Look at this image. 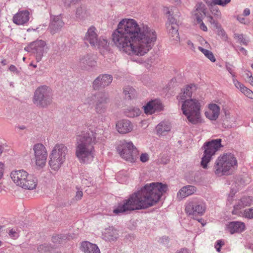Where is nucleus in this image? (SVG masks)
<instances>
[{"instance_id": "21", "label": "nucleus", "mask_w": 253, "mask_h": 253, "mask_svg": "<svg viewBox=\"0 0 253 253\" xmlns=\"http://www.w3.org/2000/svg\"><path fill=\"white\" fill-rule=\"evenodd\" d=\"M220 107L215 104L209 105V110L205 112V116L211 120H216L220 114Z\"/></svg>"}, {"instance_id": "47", "label": "nucleus", "mask_w": 253, "mask_h": 253, "mask_svg": "<svg viewBox=\"0 0 253 253\" xmlns=\"http://www.w3.org/2000/svg\"><path fill=\"white\" fill-rule=\"evenodd\" d=\"M243 206H250L253 204V199L250 196L244 197L241 200Z\"/></svg>"}, {"instance_id": "63", "label": "nucleus", "mask_w": 253, "mask_h": 253, "mask_svg": "<svg viewBox=\"0 0 253 253\" xmlns=\"http://www.w3.org/2000/svg\"><path fill=\"white\" fill-rule=\"evenodd\" d=\"M175 253H190V252L188 249L183 248L180 250L179 251H177Z\"/></svg>"}, {"instance_id": "19", "label": "nucleus", "mask_w": 253, "mask_h": 253, "mask_svg": "<svg viewBox=\"0 0 253 253\" xmlns=\"http://www.w3.org/2000/svg\"><path fill=\"white\" fill-rule=\"evenodd\" d=\"M246 229V226L244 222L241 221H232L226 224V230L230 234L241 233Z\"/></svg>"}, {"instance_id": "36", "label": "nucleus", "mask_w": 253, "mask_h": 253, "mask_svg": "<svg viewBox=\"0 0 253 253\" xmlns=\"http://www.w3.org/2000/svg\"><path fill=\"white\" fill-rule=\"evenodd\" d=\"M125 114L127 117L133 118L139 116L141 114V111L137 107H129L126 110Z\"/></svg>"}, {"instance_id": "23", "label": "nucleus", "mask_w": 253, "mask_h": 253, "mask_svg": "<svg viewBox=\"0 0 253 253\" xmlns=\"http://www.w3.org/2000/svg\"><path fill=\"white\" fill-rule=\"evenodd\" d=\"M195 86L193 85H186L181 89V92L177 96L178 102L182 103L184 100H188V98L192 96Z\"/></svg>"}, {"instance_id": "46", "label": "nucleus", "mask_w": 253, "mask_h": 253, "mask_svg": "<svg viewBox=\"0 0 253 253\" xmlns=\"http://www.w3.org/2000/svg\"><path fill=\"white\" fill-rule=\"evenodd\" d=\"M37 249L40 253H46L50 251L52 247L47 244H44L38 246Z\"/></svg>"}, {"instance_id": "12", "label": "nucleus", "mask_w": 253, "mask_h": 253, "mask_svg": "<svg viewBox=\"0 0 253 253\" xmlns=\"http://www.w3.org/2000/svg\"><path fill=\"white\" fill-rule=\"evenodd\" d=\"M46 43L42 40H37L33 42L25 47V50L28 52H32L36 55V60L38 62L41 61L44 52V48Z\"/></svg>"}, {"instance_id": "59", "label": "nucleus", "mask_w": 253, "mask_h": 253, "mask_svg": "<svg viewBox=\"0 0 253 253\" xmlns=\"http://www.w3.org/2000/svg\"><path fill=\"white\" fill-rule=\"evenodd\" d=\"M4 170V164L2 162H0V179L2 177Z\"/></svg>"}, {"instance_id": "53", "label": "nucleus", "mask_w": 253, "mask_h": 253, "mask_svg": "<svg viewBox=\"0 0 253 253\" xmlns=\"http://www.w3.org/2000/svg\"><path fill=\"white\" fill-rule=\"evenodd\" d=\"M149 160V155L146 153H142L140 156V160L142 163H145Z\"/></svg>"}, {"instance_id": "64", "label": "nucleus", "mask_w": 253, "mask_h": 253, "mask_svg": "<svg viewBox=\"0 0 253 253\" xmlns=\"http://www.w3.org/2000/svg\"><path fill=\"white\" fill-rule=\"evenodd\" d=\"M250 14V10L249 8H246L243 12V15L247 16Z\"/></svg>"}, {"instance_id": "60", "label": "nucleus", "mask_w": 253, "mask_h": 253, "mask_svg": "<svg viewBox=\"0 0 253 253\" xmlns=\"http://www.w3.org/2000/svg\"><path fill=\"white\" fill-rule=\"evenodd\" d=\"M197 24H199V27L201 30H202L204 31H207L208 29L207 26L205 25V24L203 23V21H201V22L197 23Z\"/></svg>"}, {"instance_id": "29", "label": "nucleus", "mask_w": 253, "mask_h": 253, "mask_svg": "<svg viewBox=\"0 0 253 253\" xmlns=\"http://www.w3.org/2000/svg\"><path fill=\"white\" fill-rule=\"evenodd\" d=\"M148 207H117L113 210L115 215H120L123 213H128L130 211L134 210L145 209Z\"/></svg>"}, {"instance_id": "11", "label": "nucleus", "mask_w": 253, "mask_h": 253, "mask_svg": "<svg viewBox=\"0 0 253 253\" xmlns=\"http://www.w3.org/2000/svg\"><path fill=\"white\" fill-rule=\"evenodd\" d=\"M34 159L37 166L43 168L46 163L47 151L45 147L42 143H37L33 147Z\"/></svg>"}, {"instance_id": "31", "label": "nucleus", "mask_w": 253, "mask_h": 253, "mask_svg": "<svg viewBox=\"0 0 253 253\" xmlns=\"http://www.w3.org/2000/svg\"><path fill=\"white\" fill-rule=\"evenodd\" d=\"M234 84L237 88L239 89L247 97L251 99L253 98V92L237 80H234Z\"/></svg>"}, {"instance_id": "35", "label": "nucleus", "mask_w": 253, "mask_h": 253, "mask_svg": "<svg viewBox=\"0 0 253 253\" xmlns=\"http://www.w3.org/2000/svg\"><path fill=\"white\" fill-rule=\"evenodd\" d=\"M167 29L169 31V36L172 40L178 42L180 40L179 34L178 33V25H174V26H168Z\"/></svg>"}, {"instance_id": "2", "label": "nucleus", "mask_w": 253, "mask_h": 253, "mask_svg": "<svg viewBox=\"0 0 253 253\" xmlns=\"http://www.w3.org/2000/svg\"><path fill=\"white\" fill-rule=\"evenodd\" d=\"M168 190V185L162 182L146 184L140 191L124 200L120 206H153L159 203Z\"/></svg>"}, {"instance_id": "33", "label": "nucleus", "mask_w": 253, "mask_h": 253, "mask_svg": "<svg viewBox=\"0 0 253 253\" xmlns=\"http://www.w3.org/2000/svg\"><path fill=\"white\" fill-rule=\"evenodd\" d=\"M63 25L64 22L60 17H55L50 25L51 33L54 34L57 32L63 27Z\"/></svg>"}, {"instance_id": "1", "label": "nucleus", "mask_w": 253, "mask_h": 253, "mask_svg": "<svg viewBox=\"0 0 253 253\" xmlns=\"http://www.w3.org/2000/svg\"><path fill=\"white\" fill-rule=\"evenodd\" d=\"M112 41L120 51L128 55L143 56L157 40L155 30L133 18L121 19L112 34Z\"/></svg>"}, {"instance_id": "17", "label": "nucleus", "mask_w": 253, "mask_h": 253, "mask_svg": "<svg viewBox=\"0 0 253 253\" xmlns=\"http://www.w3.org/2000/svg\"><path fill=\"white\" fill-rule=\"evenodd\" d=\"M143 108L145 114H152L156 112L162 111L164 107L160 101L155 100L149 102Z\"/></svg>"}, {"instance_id": "14", "label": "nucleus", "mask_w": 253, "mask_h": 253, "mask_svg": "<svg viewBox=\"0 0 253 253\" xmlns=\"http://www.w3.org/2000/svg\"><path fill=\"white\" fill-rule=\"evenodd\" d=\"M113 81V77L108 74H102L97 77L93 81V87L95 89L105 87L109 85Z\"/></svg>"}, {"instance_id": "45", "label": "nucleus", "mask_w": 253, "mask_h": 253, "mask_svg": "<svg viewBox=\"0 0 253 253\" xmlns=\"http://www.w3.org/2000/svg\"><path fill=\"white\" fill-rule=\"evenodd\" d=\"M234 39L239 43H242L244 45H247L248 41L244 38L243 34H235L234 36Z\"/></svg>"}, {"instance_id": "32", "label": "nucleus", "mask_w": 253, "mask_h": 253, "mask_svg": "<svg viewBox=\"0 0 253 253\" xmlns=\"http://www.w3.org/2000/svg\"><path fill=\"white\" fill-rule=\"evenodd\" d=\"M223 122L225 128L233 127L236 124V117L231 115L229 113L225 112Z\"/></svg>"}, {"instance_id": "25", "label": "nucleus", "mask_w": 253, "mask_h": 253, "mask_svg": "<svg viewBox=\"0 0 253 253\" xmlns=\"http://www.w3.org/2000/svg\"><path fill=\"white\" fill-rule=\"evenodd\" d=\"M81 250L84 253H100L97 246L87 241L82 242Z\"/></svg>"}, {"instance_id": "20", "label": "nucleus", "mask_w": 253, "mask_h": 253, "mask_svg": "<svg viewBox=\"0 0 253 253\" xmlns=\"http://www.w3.org/2000/svg\"><path fill=\"white\" fill-rule=\"evenodd\" d=\"M30 13L27 10L19 11L13 17V21L17 25H23L27 23L29 20Z\"/></svg>"}, {"instance_id": "42", "label": "nucleus", "mask_w": 253, "mask_h": 253, "mask_svg": "<svg viewBox=\"0 0 253 253\" xmlns=\"http://www.w3.org/2000/svg\"><path fill=\"white\" fill-rule=\"evenodd\" d=\"M97 98V93L95 94H91L88 96L84 99V103L87 105H92L95 104Z\"/></svg>"}, {"instance_id": "3", "label": "nucleus", "mask_w": 253, "mask_h": 253, "mask_svg": "<svg viewBox=\"0 0 253 253\" xmlns=\"http://www.w3.org/2000/svg\"><path fill=\"white\" fill-rule=\"evenodd\" d=\"M96 142L95 128L89 129L78 136L75 155L81 163L88 164L92 161L94 155V145Z\"/></svg>"}, {"instance_id": "48", "label": "nucleus", "mask_w": 253, "mask_h": 253, "mask_svg": "<svg viewBox=\"0 0 253 253\" xmlns=\"http://www.w3.org/2000/svg\"><path fill=\"white\" fill-rule=\"evenodd\" d=\"M242 208H244V207H234V209L232 211V214L244 216V210Z\"/></svg>"}, {"instance_id": "56", "label": "nucleus", "mask_w": 253, "mask_h": 253, "mask_svg": "<svg viewBox=\"0 0 253 253\" xmlns=\"http://www.w3.org/2000/svg\"><path fill=\"white\" fill-rule=\"evenodd\" d=\"M186 44L187 47L191 50L194 51L195 50V47L193 43L190 40H188L186 42Z\"/></svg>"}, {"instance_id": "7", "label": "nucleus", "mask_w": 253, "mask_h": 253, "mask_svg": "<svg viewBox=\"0 0 253 253\" xmlns=\"http://www.w3.org/2000/svg\"><path fill=\"white\" fill-rule=\"evenodd\" d=\"M53 101L52 90L48 86L42 85L38 87L34 92L33 102L40 108H47Z\"/></svg>"}, {"instance_id": "54", "label": "nucleus", "mask_w": 253, "mask_h": 253, "mask_svg": "<svg viewBox=\"0 0 253 253\" xmlns=\"http://www.w3.org/2000/svg\"><path fill=\"white\" fill-rule=\"evenodd\" d=\"M79 0H64V2L66 6L69 7L76 4Z\"/></svg>"}, {"instance_id": "22", "label": "nucleus", "mask_w": 253, "mask_h": 253, "mask_svg": "<svg viewBox=\"0 0 253 253\" xmlns=\"http://www.w3.org/2000/svg\"><path fill=\"white\" fill-rule=\"evenodd\" d=\"M195 10L193 11V17L197 23L201 22L206 16V9L204 4L199 3L196 5Z\"/></svg>"}, {"instance_id": "55", "label": "nucleus", "mask_w": 253, "mask_h": 253, "mask_svg": "<svg viewBox=\"0 0 253 253\" xmlns=\"http://www.w3.org/2000/svg\"><path fill=\"white\" fill-rule=\"evenodd\" d=\"M77 191H76V196L75 197L76 200H80L81 199L83 196V192L82 190L77 188Z\"/></svg>"}, {"instance_id": "40", "label": "nucleus", "mask_w": 253, "mask_h": 253, "mask_svg": "<svg viewBox=\"0 0 253 253\" xmlns=\"http://www.w3.org/2000/svg\"><path fill=\"white\" fill-rule=\"evenodd\" d=\"M210 10L211 14L214 16V18L216 19H220L221 18V13L218 7L215 5H210Z\"/></svg>"}, {"instance_id": "27", "label": "nucleus", "mask_w": 253, "mask_h": 253, "mask_svg": "<svg viewBox=\"0 0 253 253\" xmlns=\"http://www.w3.org/2000/svg\"><path fill=\"white\" fill-rule=\"evenodd\" d=\"M209 21L213 26L214 28L217 29V34L218 36H219L222 40L226 41L228 38L227 35L217 21L215 20L212 16H209Z\"/></svg>"}, {"instance_id": "57", "label": "nucleus", "mask_w": 253, "mask_h": 253, "mask_svg": "<svg viewBox=\"0 0 253 253\" xmlns=\"http://www.w3.org/2000/svg\"><path fill=\"white\" fill-rule=\"evenodd\" d=\"M158 241L162 244L166 245L169 242V238L167 236H163L160 238Z\"/></svg>"}, {"instance_id": "43", "label": "nucleus", "mask_w": 253, "mask_h": 253, "mask_svg": "<svg viewBox=\"0 0 253 253\" xmlns=\"http://www.w3.org/2000/svg\"><path fill=\"white\" fill-rule=\"evenodd\" d=\"M135 90L131 86H126L124 89V93L126 95H128V97L131 98V96L135 94Z\"/></svg>"}, {"instance_id": "15", "label": "nucleus", "mask_w": 253, "mask_h": 253, "mask_svg": "<svg viewBox=\"0 0 253 253\" xmlns=\"http://www.w3.org/2000/svg\"><path fill=\"white\" fill-rule=\"evenodd\" d=\"M116 129L120 134H125L130 132L133 129V125L128 120L123 119L116 124Z\"/></svg>"}, {"instance_id": "18", "label": "nucleus", "mask_w": 253, "mask_h": 253, "mask_svg": "<svg viewBox=\"0 0 253 253\" xmlns=\"http://www.w3.org/2000/svg\"><path fill=\"white\" fill-rule=\"evenodd\" d=\"M95 57L91 54H86L80 58V65L84 69L89 70L96 66Z\"/></svg>"}, {"instance_id": "28", "label": "nucleus", "mask_w": 253, "mask_h": 253, "mask_svg": "<svg viewBox=\"0 0 253 253\" xmlns=\"http://www.w3.org/2000/svg\"><path fill=\"white\" fill-rule=\"evenodd\" d=\"M171 124L168 121L160 123L156 127L157 134L159 136L165 135L171 129Z\"/></svg>"}, {"instance_id": "38", "label": "nucleus", "mask_w": 253, "mask_h": 253, "mask_svg": "<svg viewBox=\"0 0 253 253\" xmlns=\"http://www.w3.org/2000/svg\"><path fill=\"white\" fill-rule=\"evenodd\" d=\"M67 239H70V238L66 235H56L53 236L52 241L56 244H61L65 243Z\"/></svg>"}, {"instance_id": "24", "label": "nucleus", "mask_w": 253, "mask_h": 253, "mask_svg": "<svg viewBox=\"0 0 253 253\" xmlns=\"http://www.w3.org/2000/svg\"><path fill=\"white\" fill-rule=\"evenodd\" d=\"M196 191L195 186L187 185L181 188L177 194V199L180 201L182 199L194 193Z\"/></svg>"}, {"instance_id": "44", "label": "nucleus", "mask_w": 253, "mask_h": 253, "mask_svg": "<svg viewBox=\"0 0 253 253\" xmlns=\"http://www.w3.org/2000/svg\"><path fill=\"white\" fill-rule=\"evenodd\" d=\"M80 178L83 184L89 186V184L90 183L91 177L88 176L87 174L82 173L81 175Z\"/></svg>"}, {"instance_id": "4", "label": "nucleus", "mask_w": 253, "mask_h": 253, "mask_svg": "<svg viewBox=\"0 0 253 253\" xmlns=\"http://www.w3.org/2000/svg\"><path fill=\"white\" fill-rule=\"evenodd\" d=\"M237 160L231 153H225L219 156L213 166L214 173L218 176L232 174L237 167Z\"/></svg>"}, {"instance_id": "51", "label": "nucleus", "mask_w": 253, "mask_h": 253, "mask_svg": "<svg viewBox=\"0 0 253 253\" xmlns=\"http://www.w3.org/2000/svg\"><path fill=\"white\" fill-rule=\"evenodd\" d=\"M232 67L233 66L229 63H226V68L232 76L233 82L234 83V80L237 79H236L235 73L233 71Z\"/></svg>"}, {"instance_id": "41", "label": "nucleus", "mask_w": 253, "mask_h": 253, "mask_svg": "<svg viewBox=\"0 0 253 253\" xmlns=\"http://www.w3.org/2000/svg\"><path fill=\"white\" fill-rule=\"evenodd\" d=\"M86 11L85 8L80 6L77 8L76 10V16L77 18L79 19H83L85 17Z\"/></svg>"}, {"instance_id": "6", "label": "nucleus", "mask_w": 253, "mask_h": 253, "mask_svg": "<svg viewBox=\"0 0 253 253\" xmlns=\"http://www.w3.org/2000/svg\"><path fill=\"white\" fill-rule=\"evenodd\" d=\"M10 177L17 186L25 189H34L37 185L36 178L23 169L12 171Z\"/></svg>"}, {"instance_id": "30", "label": "nucleus", "mask_w": 253, "mask_h": 253, "mask_svg": "<svg viewBox=\"0 0 253 253\" xmlns=\"http://www.w3.org/2000/svg\"><path fill=\"white\" fill-rule=\"evenodd\" d=\"M185 211L189 215H202L205 211V207H186Z\"/></svg>"}, {"instance_id": "9", "label": "nucleus", "mask_w": 253, "mask_h": 253, "mask_svg": "<svg viewBox=\"0 0 253 253\" xmlns=\"http://www.w3.org/2000/svg\"><path fill=\"white\" fill-rule=\"evenodd\" d=\"M221 139H212L206 142L203 148L204 150V155L201 162V166L204 169H207L208 164L211 161L212 157L223 146L221 145Z\"/></svg>"}, {"instance_id": "62", "label": "nucleus", "mask_w": 253, "mask_h": 253, "mask_svg": "<svg viewBox=\"0 0 253 253\" xmlns=\"http://www.w3.org/2000/svg\"><path fill=\"white\" fill-rule=\"evenodd\" d=\"M163 11L168 16H169V15H170V11L169 7H164V8H163Z\"/></svg>"}, {"instance_id": "61", "label": "nucleus", "mask_w": 253, "mask_h": 253, "mask_svg": "<svg viewBox=\"0 0 253 253\" xmlns=\"http://www.w3.org/2000/svg\"><path fill=\"white\" fill-rule=\"evenodd\" d=\"M237 19L241 23L245 24H246L247 21H246V19L245 18H244L243 17H242V16H241V15L237 16Z\"/></svg>"}, {"instance_id": "34", "label": "nucleus", "mask_w": 253, "mask_h": 253, "mask_svg": "<svg viewBox=\"0 0 253 253\" xmlns=\"http://www.w3.org/2000/svg\"><path fill=\"white\" fill-rule=\"evenodd\" d=\"M97 42V44L93 47L98 48L101 53L103 54L105 51H107L109 46V43L106 39L100 37Z\"/></svg>"}, {"instance_id": "39", "label": "nucleus", "mask_w": 253, "mask_h": 253, "mask_svg": "<svg viewBox=\"0 0 253 253\" xmlns=\"http://www.w3.org/2000/svg\"><path fill=\"white\" fill-rule=\"evenodd\" d=\"M198 48L204 54V55L211 62H214L215 61V58L212 52L201 46H199Z\"/></svg>"}, {"instance_id": "5", "label": "nucleus", "mask_w": 253, "mask_h": 253, "mask_svg": "<svg viewBox=\"0 0 253 253\" xmlns=\"http://www.w3.org/2000/svg\"><path fill=\"white\" fill-rule=\"evenodd\" d=\"M181 104L182 113L190 123L194 125L202 123L201 104L199 100L190 98L184 100Z\"/></svg>"}, {"instance_id": "50", "label": "nucleus", "mask_w": 253, "mask_h": 253, "mask_svg": "<svg viewBox=\"0 0 253 253\" xmlns=\"http://www.w3.org/2000/svg\"><path fill=\"white\" fill-rule=\"evenodd\" d=\"M244 216L249 218H253V207L244 210Z\"/></svg>"}, {"instance_id": "49", "label": "nucleus", "mask_w": 253, "mask_h": 253, "mask_svg": "<svg viewBox=\"0 0 253 253\" xmlns=\"http://www.w3.org/2000/svg\"><path fill=\"white\" fill-rule=\"evenodd\" d=\"M8 234L10 237L15 239L19 236V231L17 228L11 229L9 230Z\"/></svg>"}, {"instance_id": "8", "label": "nucleus", "mask_w": 253, "mask_h": 253, "mask_svg": "<svg viewBox=\"0 0 253 253\" xmlns=\"http://www.w3.org/2000/svg\"><path fill=\"white\" fill-rule=\"evenodd\" d=\"M68 153L67 147L63 144H57L53 147L49 155V165L55 171L58 170L66 160Z\"/></svg>"}, {"instance_id": "10", "label": "nucleus", "mask_w": 253, "mask_h": 253, "mask_svg": "<svg viewBox=\"0 0 253 253\" xmlns=\"http://www.w3.org/2000/svg\"><path fill=\"white\" fill-rule=\"evenodd\" d=\"M117 151L120 156L128 162L134 163L138 159V151L131 141L123 142L118 146Z\"/></svg>"}, {"instance_id": "52", "label": "nucleus", "mask_w": 253, "mask_h": 253, "mask_svg": "<svg viewBox=\"0 0 253 253\" xmlns=\"http://www.w3.org/2000/svg\"><path fill=\"white\" fill-rule=\"evenodd\" d=\"M174 25H177L176 23V20L172 16L169 15L168 16V22L167 23V27L168 26H174Z\"/></svg>"}, {"instance_id": "37", "label": "nucleus", "mask_w": 253, "mask_h": 253, "mask_svg": "<svg viewBox=\"0 0 253 253\" xmlns=\"http://www.w3.org/2000/svg\"><path fill=\"white\" fill-rule=\"evenodd\" d=\"M231 2V0H211L206 1L209 5H220L222 7H225L227 4Z\"/></svg>"}, {"instance_id": "26", "label": "nucleus", "mask_w": 253, "mask_h": 253, "mask_svg": "<svg viewBox=\"0 0 253 253\" xmlns=\"http://www.w3.org/2000/svg\"><path fill=\"white\" fill-rule=\"evenodd\" d=\"M102 236L105 240L114 241L118 238V233L114 227H109L102 231Z\"/></svg>"}, {"instance_id": "16", "label": "nucleus", "mask_w": 253, "mask_h": 253, "mask_svg": "<svg viewBox=\"0 0 253 253\" xmlns=\"http://www.w3.org/2000/svg\"><path fill=\"white\" fill-rule=\"evenodd\" d=\"M99 38L97 29L94 26H91L87 29L84 36V40L93 46L96 45Z\"/></svg>"}, {"instance_id": "13", "label": "nucleus", "mask_w": 253, "mask_h": 253, "mask_svg": "<svg viewBox=\"0 0 253 253\" xmlns=\"http://www.w3.org/2000/svg\"><path fill=\"white\" fill-rule=\"evenodd\" d=\"M109 101L108 95L103 92L97 93V98L94 104V109L97 114L104 113L106 109V104Z\"/></svg>"}, {"instance_id": "58", "label": "nucleus", "mask_w": 253, "mask_h": 253, "mask_svg": "<svg viewBox=\"0 0 253 253\" xmlns=\"http://www.w3.org/2000/svg\"><path fill=\"white\" fill-rule=\"evenodd\" d=\"M9 70L10 71L13 72L16 74H19V71L14 65H10L9 67Z\"/></svg>"}]
</instances>
